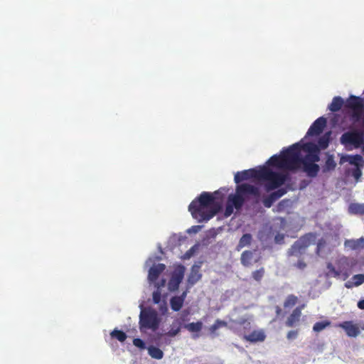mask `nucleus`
Segmentation results:
<instances>
[{"label": "nucleus", "mask_w": 364, "mask_h": 364, "mask_svg": "<svg viewBox=\"0 0 364 364\" xmlns=\"http://www.w3.org/2000/svg\"><path fill=\"white\" fill-rule=\"evenodd\" d=\"M224 196L220 191L202 192L188 205V211L198 223H207L222 210Z\"/></svg>", "instance_id": "f257e3e1"}, {"label": "nucleus", "mask_w": 364, "mask_h": 364, "mask_svg": "<svg viewBox=\"0 0 364 364\" xmlns=\"http://www.w3.org/2000/svg\"><path fill=\"white\" fill-rule=\"evenodd\" d=\"M301 146L296 143L282 149L279 155H273L267 161V164L280 169L295 171L301 167Z\"/></svg>", "instance_id": "f03ea898"}, {"label": "nucleus", "mask_w": 364, "mask_h": 364, "mask_svg": "<svg viewBox=\"0 0 364 364\" xmlns=\"http://www.w3.org/2000/svg\"><path fill=\"white\" fill-rule=\"evenodd\" d=\"M289 178L288 173L274 172L266 166L260 167L259 180L266 182L265 188L267 191L278 188L284 184Z\"/></svg>", "instance_id": "7ed1b4c3"}, {"label": "nucleus", "mask_w": 364, "mask_h": 364, "mask_svg": "<svg viewBox=\"0 0 364 364\" xmlns=\"http://www.w3.org/2000/svg\"><path fill=\"white\" fill-rule=\"evenodd\" d=\"M247 195L259 196V189L248 183L238 185L236 188L235 193L229 195L227 202L235 207V209L240 210L245 203V196Z\"/></svg>", "instance_id": "20e7f679"}, {"label": "nucleus", "mask_w": 364, "mask_h": 364, "mask_svg": "<svg viewBox=\"0 0 364 364\" xmlns=\"http://www.w3.org/2000/svg\"><path fill=\"white\" fill-rule=\"evenodd\" d=\"M355 264V261L353 259L342 256L336 260V267L331 262L327 264V274L333 277L342 276L343 279H346L349 277L350 271Z\"/></svg>", "instance_id": "39448f33"}, {"label": "nucleus", "mask_w": 364, "mask_h": 364, "mask_svg": "<svg viewBox=\"0 0 364 364\" xmlns=\"http://www.w3.org/2000/svg\"><path fill=\"white\" fill-rule=\"evenodd\" d=\"M161 320L156 311L151 308L144 309L139 315V328L141 331L151 330L156 331L160 324Z\"/></svg>", "instance_id": "423d86ee"}, {"label": "nucleus", "mask_w": 364, "mask_h": 364, "mask_svg": "<svg viewBox=\"0 0 364 364\" xmlns=\"http://www.w3.org/2000/svg\"><path fill=\"white\" fill-rule=\"evenodd\" d=\"M316 241V235L313 233H308L297 240L289 249L287 252L288 256L299 257L303 255L306 249L314 243Z\"/></svg>", "instance_id": "0eeeda50"}, {"label": "nucleus", "mask_w": 364, "mask_h": 364, "mask_svg": "<svg viewBox=\"0 0 364 364\" xmlns=\"http://www.w3.org/2000/svg\"><path fill=\"white\" fill-rule=\"evenodd\" d=\"M185 267L183 265H179L174 269L168 283V288L170 291L178 290L183 279Z\"/></svg>", "instance_id": "6e6552de"}, {"label": "nucleus", "mask_w": 364, "mask_h": 364, "mask_svg": "<svg viewBox=\"0 0 364 364\" xmlns=\"http://www.w3.org/2000/svg\"><path fill=\"white\" fill-rule=\"evenodd\" d=\"M336 327L343 329L348 337L355 338L360 333V329L364 330V323L359 326L352 321H346L336 324Z\"/></svg>", "instance_id": "1a4fd4ad"}, {"label": "nucleus", "mask_w": 364, "mask_h": 364, "mask_svg": "<svg viewBox=\"0 0 364 364\" xmlns=\"http://www.w3.org/2000/svg\"><path fill=\"white\" fill-rule=\"evenodd\" d=\"M260 177V168L259 169L250 168L245 170L235 173L234 180L236 183H239L243 181L250 178H255L259 180Z\"/></svg>", "instance_id": "9d476101"}, {"label": "nucleus", "mask_w": 364, "mask_h": 364, "mask_svg": "<svg viewBox=\"0 0 364 364\" xmlns=\"http://www.w3.org/2000/svg\"><path fill=\"white\" fill-rule=\"evenodd\" d=\"M318 161H311L302 157L301 160V165L303 166V171L308 176L314 178L318 175L320 168L316 163Z\"/></svg>", "instance_id": "9b49d317"}, {"label": "nucleus", "mask_w": 364, "mask_h": 364, "mask_svg": "<svg viewBox=\"0 0 364 364\" xmlns=\"http://www.w3.org/2000/svg\"><path fill=\"white\" fill-rule=\"evenodd\" d=\"M326 119L325 117H318L309 127L306 132V137L318 136L321 134L326 125Z\"/></svg>", "instance_id": "f8f14e48"}, {"label": "nucleus", "mask_w": 364, "mask_h": 364, "mask_svg": "<svg viewBox=\"0 0 364 364\" xmlns=\"http://www.w3.org/2000/svg\"><path fill=\"white\" fill-rule=\"evenodd\" d=\"M301 150L306 151L308 154L304 157L311 161H320L319 148L317 145L312 142H308L301 145Z\"/></svg>", "instance_id": "ddd939ff"}, {"label": "nucleus", "mask_w": 364, "mask_h": 364, "mask_svg": "<svg viewBox=\"0 0 364 364\" xmlns=\"http://www.w3.org/2000/svg\"><path fill=\"white\" fill-rule=\"evenodd\" d=\"M166 265L161 263L154 264L150 267L148 274V279L150 283L155 282L159 275L165 270Z\"/></svg>", "instance_id": "4468645a"}, {"label": "nucleus", "mask_w": 364, "mask_h": 364, "mask_svg": "<svg viewBox=\"0 0 364 364\" xmlns=\"http://www.w3.org/2000/svg\"><path fill=\"white\" fill-rule=\"evenodd\" d=\"M255 252L250 250H245L241 254L240 262L246 267L252 266L259 261V258H255Z\"/></svg>", "instance_id": "2eb2a0df"}, {"label": "nucleus", "mask_w": 364, "mask_h": 364, "mask_svg": "<svg viewBox=\"0 0 364 364\" xmlns=\"http://www.w3.org/2000/svg\"><path fill=\"white\" fill-rule=\"evenodd\" d=\"M302 307L303 306H298L293 310L285 322L287 327H294L299 323L301 316Z\"/></svg>", "instance_id": "dca6fc26"}, {"label": "nucleus", "mask_w": 364, "mask_h": 364, "mask_svg": "<svg viewBox=\"0 0 364 364\" xmlns=\"http://www.w3.org/2000/svg\"><path fill=\"white\" fill-rule=\"evenodd\" d=\"M188 291H184L180 296H175L170 299L171 308L174 311H178L183 306Z\"/></svg>", "instance_id": "f3484780"}, {"label": "nucleus", "mask_w": 364, "mask_h": 364, "mask_svg": "<svg viewBox=\"0 0 364 364\" xmlns=\"http://www.w3.org/2000/svg\"><path fill=\"white\" fill-rule=\"evenodd\" d=\"M346 106L351 109H363L364 102L360 97L350 95L346 101Z\"/></svg>", "instance_id": "a211bd4d"}, {"label": "nucleus", "mask_w": 364, "mask_h": 364, "mask_svg": "<svg viewBox=\"0 0 364 364\" xmlns=\"http://www.w3.org/2000/svg\"><path fill=\"white\" fill-rule=\"evenodd\" d=\"M200 265L194 264L192 266L191 272L188 277V283L191 286L195 284L201 279L202 274L200 273Z\"/></svg>", "instance_id": "6ab92c4d"}, {"label": "nucleus", "mask_w": 364, "mask_h": 364, "mask_svg": "<svg viewBox=\"0 0 364 364\" xmlns=\"http://www.w3.org/2000/svg\"><path fill=\"white\" fill-rule=\"evenodd\" d=\"M344 246L346 248L352 250L364 249V238L360 237L357 240H346L344 242Z\"/></svg>", "instance_id": "aec40b11"}, {"label": "nucleus", "mask_w": 364, "mask_h": 364, "mask_svg": "<svg viewBox=\"0 0 364 364\" xmlns=\"http://www.w3.org/2000/svg\"><path fill=\"white\" fill-rule=\"evenodd\" d=\"M266 338L264 333L262 331H253L249 335H245L243 339L251 343L258 341H263Z\"/></svg>", "instance_id": "412c9836"}, {"label": "nucleus", "mask_w": 364, "mask_h": 364, "mask_svg": "<svg viewBox=\"0 0 364 364\" xmlns=\"http://www.w3.org/2000/svg\"><path fill=\"white\" fill-rule=\"evenodd\" d=\"M344 103L342 97L337 96L333 98L331 103L328 105V108L330 111L335 112L339 111L343 107Z\"/></svg>", "instance_id": "4be33fe9"}, {"label": "nucleus", "mask_w": 364, "mask_h": 364, "mask_svg": "<svg viewBox=\"0 0 364 364\" xmlns=\"http://www.w3.org/2000/svg\"><path fill=\"white\" fill-rule=\"evenodd\" d=\"M348 212L353 215H364V203H350L348 206Z\"/></svg>", "instance_id": "5701e85b"}, {"label": "nucleus", "mask_w": 364, "mask_h": 364, "mask_svg": "<svg viewBox=\"0 0 364 364\" xmlns=\"http://www.w3.org/2000/svg\"><path fill=\"white\" fill-rule=\"evenodd\" d=\"M336 167V163L334 160V157L333 155H328L326 160L325 161V164L323 167V172L326 173L328 171H333Z\"/></svg>", "instance_id": "b1692460"}, {"label": "nucleus", "mask_w": 364, "mask_h": 364, "mask_svg": "<svg viewBox=\"0 0 364 364\" xmlns=\"http://www.w3.org/2000/svg\"><path fill=\"white\" fill-rule=\"evenodd\" d=\"M352 279L353 281V283L347 282L346 283L345 286L347 288H351L353 287H358L361 285L364 282V274H355L352 277Z\"/></svg>", "instance_id": "393cba45"}, {"label": "nucleus", "mask_w": 364, "mask_h": 364, "mask_svg": "<svg viewBox=\"0 0 364 364\" xmlns=\"http://www.w3.org/2000/svg\"><path fill=\"white\" fill-rule=\"evenodd\" d=\"M184 328L191 333L200 332L203 328V323L201 321L192 322L184 325Z\"/></svg>", "instance_id": "a878e982"}, {"label": "nucleus", "mask_w": 364, "mask_h": 364, "mask_svg": "<svg viewBox=\"0 0 364 364\" xmlns=\"http://www.w3.org/2000/svg\"><path fill=\"white\" fill-rule=\"evenodd\" d=\"M148 353L149 355L154 359L160 360L164 357L163 351L154 346H151L148 348Z\"/></svg>", "instance_id": "bb28decb"}, {"label": "nucleus", "mask_w": 364, "mask_h": 364, "mask_svg": "<svg viewBox=\"0 0 364 364\" xmlns=\"http://www.w3.org/2000/svg\"><path fill=\"white\" fill-rule=\"evenodd\" d=\"M252 241V235L250 234H245L240 238L239 243L236 247L237 251H240L242 248L250 245Z\"/></svg>", "instance_id": "cd10ccee"}, {"label": "nucleus", "mask_w": 364, "mask_h": 364, "mask_svg": "<svg viewBox=\"0 0 364 364\" xmlns=\"http://www.w3.org/2000/svg\"><path fill=\"white\" fill-rule=\"evenodd\" d=\"M181 331V323L178 320L174 321L171 325V329L166 333L170 337L176 336Z\"/></svg>", "instance_id": "c85d7f7f"}, {"label": "nucleus", "mask_w": 364, "mask_h": 364, "mask_svg": "<svg viewBox=\"0 0 364 364\" xmlns=\"http://www.w3.org/2000/svg\"><path fill=\"white\" fill-rule=\"evenodd\" d=\"M110 336L112 338H116L117 340H118L120 342L125 341L127 338V334L124 331L117 330L116 328L114 329L110 333Z\"/></svg>", "instance_id": "c756f323"}, {"label": "nucleus", "mask_w": 364, "mask_h": 364, "mask_svg": "<svg viewBox=\"0 0 364 364\" xmlns=\"http://www.w3.org/2000/svg\"><path fill=\"white\" fill-rule=\"evenodd\" d=\"M298 301V297L294 294H289L284 302V308H290L294 306Z\"/></svg>", "instance_id": "7c9ffc66"}, {"label": "nucleus", "mask_w": 364, "mask_h": 364, "mask_svg": "<svg viewBox=\"0 0 364 364\" xmlns=\"http://www.w3.org/2000/svg\"><path fill=\"white\" fill-rule=\"evenodd\" d=\"M329 144V134H326L319 138L318 141V148L325 149L328 147Z\"/></svg>", "instance_id": "2f4dec72"}, {"label": "nucleus", "mask_w": 364, "mask_h": 364, "mask_svg": "<svg viewBox=\"0 0 364 364\" xmlns=\"http://www.w3.org/2000/svg\"><path fill=\"white\" fill-rule=\"evenodd\" d=\"M264 273H265L264 268L261 267L260 269H257L252 272V277L255 281L260 282L264 275Z\"/></svg>", "instance_id": "473e14b6"}, {"label": "nucleus", "mask_w": 364, "mask_h": 364, "mask_svg": "<svg viewBox=\"0 0 364 364\" xmlns=\"http://www.w3.org/2000/svg\"><path fill=\"white\" fill-rule=\"evenodd\" d=\"M331 323L328 321L316 322L314 326L313 330L315 332H320L328 326Z\"/></svg>", "instance_id": "72a5a7b5"}, {"label": "nucleus", "mask_w": 364, "mask_h": 364, "mask_svg": "<svg viewBox=\"0 0 364 364\" xmlns=\"http://www.w3.org/2000/svg\"><path fill=\"white\" fill-rule=\"evenodd\" d=\"M199 249V245L196 244L193 246H192L188 250H187L185 254L183 256V258L184 259H188L191 257H193L195 253Z\"/></svg>", "instance_id": "f704fd0d"}, {"label": "nucleus", "mask_w": 364, "mask_h": 364, "mask_svg": "<svg viewBox=\"0 0 364 364\" xmlns=\"http://www.w3.org/2000/svg\"><path fill=\"white\" fill-rule=\"evenodd\" d=\"M363 161V157L359 154L349 156L348 161L351 165H355L358 167L359 164Z\"/></svg>", "instance_id": "c9c22d12"}, {"label": "nucleus", "mask_w": 364, "mask_h": 364, "mask_svg": "<svg viewBox=\"0 0 364 364\" xmlns=\"http://www.w3.org/2000/svg\"><path fill=\"white\" fill-rule=\"evenodd\" d=\"M227 323L225 321H222L220 319H217L215 323L210 327V331L211 333H215V332L222 326H226Z\"/></svg>", "instance_id": "e433bc0d"}, {"label": "nucleus", "mask_w": 364, "mask_h": 364, "mask_svg": "<svg viewBox=\"0 0 364 364\" xmlns=\"http://www.w3.org/2000/svg\"><path fill=\"white\" fill-rule=\"evenodd\" d=\"M277 200V199L272 193H270L268 196L263 199L262 203L264 207L270 208Z\"/></svg>", "instance_id": "4c0bfd02"}, {"label": "nucleus", "mask_w": 364, "mask_h": 364, "mask_svg": "<svg viewBox=\"0 0 364 364\" xmlns=\"http://www.w3.org/2000/svg\"><path fill=\"white\" fill-rule=\"evenodd\" d=\"M152 299L153 302L156 304H158L161 302V293L159 289H156L152 294Z\"/></svg>", "instance_id": "58836bf2"}, {"label": "nucleus", "mask_w": 364, "mask_h": 364, "mask_svg": "<svg viewBox=\"0 0 364 364\" xmlns=\"http://www.w3.org/2000/svg\"><path fill=\"white\" fill-rule=\"evenodd\" d=\"M352 110H353V113L351 115L352 119L354 122L360 121V119H361V114H362L363 109H352Z\"/></svg>", "instance_id": "ea45409f"}, {"label": "nucleus", "mask_w": 364, "mask_h": 364, "mask_svg": "<svg viewBox=\"0 0 364 364\" xmlns=\"http://www.w3.org/2000/svg\"><path fill=\"white\" fill-rule=\"evenodd\" d=\"M326 242L324 239H321L318 241L317 247H316V254L320 255L321 252H322L323 249L326 246Z\"/></svg>", "instance_id": "a19ab883"}, {"label": "nucleus", "mask_w": 364, "mask_h": 364, "mask_svg": "<svg viewBox=\"0 0 364 364\" xmlns=\"http://www.w3.org/2000/svg\"><path fill=\"white\" fill-rule=\"evenodd\" d=\"M234 208L235 207H233L232 205H230L229 203L227 202L225 212H224L225 217L228 218V217L230 216L233 213Z\"/></svg>", "instance_id": "79ce46f5"}, {"label": "nucleus", "mask_w": 364, "mask_h": 364, "mask_svg": "<svg viewBox=\"0 0 364 364\" xmlns=\"http://www.w3.org/2000/svg\"><path fill=\"white\" fill-rule=\"evenodd\" d=\"M133 344L140 349H144L146 348L145 343L141 338H134L133 340Z\"/></svg>", "instance_id": "37998d69"}, {"label": "nucleus", "mask_w": 364, "mask_h": 364, "mask_svg": "<svg viewBox=\"0 0 364 364\" xmlns=\"http://www.w3.org/2000/svg\"><path fill=\"white\" fill-rule=\"evenodd\" d=\"M362 176V171L359 167H356L352 171V176L358 181Z\"/></svg>", "instance_id": "c03bdc74"}, {"label": "nucleus", "mask_w": 364, "mask_h": 364, "mask_svg": "<svg viewBox=\"0 0 364 364\" xmlns=\"http://www.w3.org/2000/svg\"><path fill=\"white\" fill-rule=\"evenodd\" d=\"M287 193V190L284 188H280L272 193V194L277 198L279 199Z\"/></svg>", "instance_id": "a18cd8bd"}, {"label": "nucleus", "mask_w": 364, "mask_h": 364, "mask_svg": "<svg viewBox=\"0 0 364 364\" xmlns=\"http://www.w3.org/2000/svg\"><path fill=\"white\" fill-rule=\"evenodd\" d=\"M274 241L277 244H283L284 242V235L277 233L274 237Z\"/></svg>", "instance_id": "49530a36"}, {"label": "nucleus", "mask_w": 364, "mask_h": 364, "mask_svg": "<svg viewBox=\"0 0 364 364\" xmlns=\"http://www.w3.org/2000/svg\"><path fill=\"white\" fill-rule=\"evenodd\" d=\"M299 331L297 330L290 331L288 332L287 335V338L289 340H293L295 339L298 336Z\"/></svg>", "instance_id": "de8ad7c7"}, {"label": "nucleus", "mask_w": 364, "mask_h": 364, "mask_svg": "<svg viewBox=\"0 0 364 364\" xmlns=\"http://www.w3.org/2000/svg\"><path fill=\"white\" fill-rule=\"evenodd\" d=\"M294 265L299 269H304L306 267V264L303 259L298 260Z\"/></svg>", "instance_id": "09e8293b"}, {"label": "nucleus", "mask_w": 364, "mask_h": 364, "mask_svg": "<svg viewBox=\"0 0 364 364\" xmlns=\"http://www.w3.org/2000/svg\"><path fill=\"white\" fill-rule=\"evenodd\" d=\"M240 324L244 325L245 327H247L250 326V323L247 319H242L239 322Z\"/></svg>", "instance_id": "8fccbe9b"}, {"label": "nucleus", "mask_w": 364, "mask_h": 364, "mask_svg": "<svg viewBox=\"0 0 364 364\" xmlns=\"http://www.w3.org/2000/svg\"><path fill=\"white\" fill-rule=\"evenodd\" d=\"M358 307L360 309H364V299H362L358 302Z\"/></svg>", "instance_id": "3c124183"}, {"label": "nucleus", "mask_w": 364, "mask_h": 364, "mask_svg": "<svg viewBox=\"0 0 364 364\" xmlns=\"http://www.w3.org/2000/svg\"><path fill=\"white\" fill-rule=\"evenodd\" d=\"M200 230V229H187V233H188V234L196 233Z\"/></svg>", "instance_id": "603ef678"}, {"label": "nucleus", "mask_w": 364, "mask_h": 364, "mask_svg": "<svg viewBox=\"0 0 364 364\" xmlns=\"http://www.w3.org/2000/svg\"><path fill=\"white\" fill-rule=\"evenodd\" d=\"M165 283H166V280H165V279H162V280L161 281V284H158L157 289H159V288H160L161 287H164V286L165 285Z\"/></svg>", "instance_id": "864d4df0"}, {"label": "nucleus", "mask_w": 364, "mask_h": 364, "mask_svg": "<svg viewBox=\"0 0 364 364\" xmlns=\"http://www.w3.org/2000/svg\"><path fill=\"white\" fill-rule=\"evenodd\" d=\"M281 312H282L281 308L279 306H276V314H277V316L281 314Z\"/></svg>", "instance_id": "5fc2aeb1"}, {"label": "nucleus", "mask_w": 364, "mask_h": 364, "mask_svg": "<svg viewBox=\"0 0 364 364\" xmlns=\"http://www.w3.org/2000/svg\"><path fill=\"white\" fill-rule=\"evenodd\" d=\"M191 228H203V225H193V226H191Z\"/></svg>", "instance_id": "6e6d98bb"}, {"label": "nucleus", "mask_w": 364, "mask_h": 364, "mask_svg": "<svg viewBox=\"0 0 364 364\" xmlns=\"http://www.w3.org/2000/svg\"><path fill=\"white\" fill-rule=\"evenodd\" d=\"M285 202V200H282L281 202H279V205H278V207L280 208L282 205H283V203Z\"/></svg>", "instance_id": "4d7b16f0"}, {"label": "nucleus", "mask_w": 364, "mask_h": 364, "mask_svg": "<svg viewBox=\"0 0 364 364\" xmlns=\"http://www.w3.org/2000/svg\"><path fill=\"white\" fill-rule=\"evenodd\" d=\"M164 311L167 310L166 304L165 301L164 302Z\"/></svg>", "instance_id": "13d9d810"}, {"label": "nucleus", "mask_w": 364, "mask_h": 364, "mask_svg": "<svg viewBox=\"0 0 364 364\" xmlns=\"http://www.w3.org/2000/svg\"><path fill=\"white\" fill-rule=\"evenodd\" d=\"M161 311H164L163 307H161Z\"/></svg>", "instance_id": "bf43d9fd"}]
</instances>
